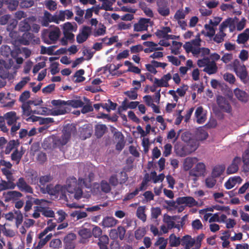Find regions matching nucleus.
<instances>
[{
	"instance_id": "obj_33",
	"label": "nucleus",
	"mask_w": 249,
	"mask_h": 249,
	"mask_svg": "<svg viewBox=\"0 0 249 249\" xmlns=\"http://www.w3.org/2000/svg\"><path fill=\"white\" fill-rule=\"evenodd\" d=\"M171 29L169 27H163L161 30H158L155 33L156 36L159 38H164L166 34L171 33Z\"/></svg>"
},
{
	"instance_id": "obj_42",
	"label": "nucleus",
	"mask_w": 249,
	"mask_h": 249,
	"mask_svg": "<svg viewBox=\"0 0 249 249\" xmlns=\"http://www.w3.org/2000/svg\"><path fill=\"white\" fill-rule=\"evenodd\" d=\"M77 26L76 23L73 22V24L70 22H67L64 23L63 26V32H75L77 30Z\"/></svg>"
},
{
	"instance_id": "obj_35",
	"label": "nucleus",
	"mask_w": 249,
	"mask_h": 249,
	"mask_svg": "<svg viewBox=\"0 0 249 249\" xmlns=\"http://www.w3.org/2000/svg\"><path fill=\"white\" fill-rule=\"evenodd\" d=\"M52 234L50 233L47 235L45 238H39L40 240L38 245L34 247V249H41L43 246L51 239L52 237Z\"/></svg>"
},
{
	"instance_id": "obj_63",
	"label": "nucleus",
	"mask_w": 249,
	"mask_h": 249,
	"mask_svg": "<svg viewBox=\"0 0 249 249\" xmlns=\"http://www.w3.org/2000/svg\"><path fill=\"white\" fill-rule=\"evenodd\" d=\"M210 59L208 57H204L202 59H198L197 62L198 66L200 68L205 67L209 63Z\"/></svg>"
},
{
	"instance_id": "obj_64",
	"label": "nucleus",
	"mask_w": 249,
	"mask_h": 249,
	"mask_svg": "<svg viewBox=\"0 0 249 249\" xmlns=\"http://www.w3.org/2000/svg\"><path fill=\"white\" fill-rule=\"evenodd\" d=\"M30 97V92L29 90H25L21 93L19 98V101L22 103H26L25 101Z\"/></svg>"
},
{
	"instance_id": "obj_13",
	"label": "nucleus",
	"mask_w": 249,
	"mask_h": 249,
	"mask_svg": "<svg viewBox=\"0 0 249 249\" xmlns=\"http://www.w3.org/2000/svg\"><path fill=\"white\" fill-rule=\"evenodd\" d=\"M195 239L190 235H186L181 239V245L185 246V249H190L195 244Z\"/></svg>"
},
{
	"instance_id": "obj_8",
	"label": "nucleus",
	"mask_w": 249,
	"mask_h": 249,
	"mask_svg": "<svg viewBox=\"0 0 249 249\" xmlns=\"http://www.w3.org/2000/svg\"><path fill=\"white\" fill-rule=\"evenodd\" d=\"M2 196L4 198V201L5 202L18 200L23 196L20 192L17 191L4 192L3 193Z\"/></svg>"
},
{
	"instance_id": "obj_40",
	"label": "nucleus",
	"mask_w": 249,
	"mask_h": 249,
	"mask_svg": "<svg viewBox=\"0 0 249 249\" xmlns=\"http://www.w3.org/2000/svg\"><path fill=\"white\" fill-rule=\"evenodd\" d=\"M225 170L223 165H218L214 167L212 171V176L215 178L220 177Z\"/></svg>"
},
{
	"instance_id": "obj_57",
	"label": "nucleus",
	"mask_w": 249,
	"mask_h": 249,
	"mask_svg": "<svg viewBox=\"0 0 249 249\" xmlns=\"http://www.w3.org/2000/svg\"><path fill=\"white\" fill-rule=\"evenodd\" d=\"M56 47V46H52L46 48V47L43 46L41 48V53L42 54L47 53L48 55L54 54V49Z\"/></svg>"
},
{
	"instance_id": "obj_62",
	"label": "nucleus",
	"mask_w": 249,
	"mask_h": 249,
	"mask_svg": "<svg viewBox=\"0 0 249 249\" xmlns=\"http://www.w3.org/2000/svg\"><path fill=\"white\" fill-rule=\"evenodd\" d=\"M18 25V21L16 19H12L10 20L7 26V30L9 31H14Z\"/></svg>"
},
{
	"instance_id": "obj_54",
	"label": "nucleus",
	"mask_w": 249,
	"mask_h": 249,
	"mask_svg": "<svg viewBox=\"0 0 249 249\" xmlns=\"http://www.w3.org/2000/svg\"><path fill=\"white\" fill-rule=\"evenodd\" d=\"M136 89H133L131 88L130 90L125 91L124 94L131 100H135L138 97V94Z\"/></svg>"
},
{
	"instance_id": "obj_49",
	"label": "nucleus",
	"mask_w": 249,
	"mask_h": 249,
	"mask_svg": "<svg viewBox=\"0 0 249 249\" xmlns=\"http://www.w3.org/2000/svg\"><path fill=\"white\" fill-rule=\"evenodd\" d=\"M194 165V160L192 158H187L183 163V169L185 171L190 170Z\"/></svg>"
},
{
	"instance_id": "obj_47",
	"label": "nucleus",
	"mask_w": 249,
	"mask_h": 249,
	"mask_svg": "<svg viewBox=\"0 0 249 249\" xmlns=\"http://www.w3.org/2000/svg\"><path fill=\"white\" fill-rule=\"evenodd\" d=\"M78 234L84 239H88L91 236V232L90 230L83 228L78 231Z\"/></svg>"
},
{
	"instance_id": "obj_53",
	"label": "nucleus",
	"mask_w": 249,
	"mask_h": 249,
	"mask_svg": "<svg viewBox=\"0 0 249 249\" xmlns=\"http://www.w3.org/2000/svg\"><path fill=\"white\" fill-rule=\"evenodd\" d=\"M38 121L40 124H45L46 126H50V124L54 122L53 119L50 117H38Z\"/></svg>"
},
{
	"instance_id": "obj_24",
	"label": "nucleus",
	"mask_w": 249,
	"mask_h": 249,
	"mask_svg": "<svg viewBox=\"0 0 249 249\" xmlns=\"http://www.w3.org/2000/svg\"><path fill=\"white\" fill-rule=\"evenodd\" d=\"M249 39V28L246 29L242 33L238 35L237 42L238 44H244Z\"/></svg>"
},
{
	"instance_id": "obj_27",
	"label": "nucleus",
	"mask_w": 249,
	"mask_h": 249,
	"mask_svg": "<svg viewBox=\"0 0 249 249\" xmlns=\"http://www.w3.org/2000/svg\"><path fill=\"white\" fill-rule=\"evenodd\" d=\"M109 242V238L107 235H101L99 237L98 245L100 249H108L107 245Z\"/></svg>"
},
{
	"instance_id": "obj_7",
	"label": "nucleus",
	"mask_w": 249,
	"mask_h": 249,
	"mask_svg": "<svg viewBox=\"0 0 249 249\" xmlns=\"http://www.w3.org/2000/svg\"><path fill=\"white\" fill-rule=\"evenodd\" d=\"M76 234L73 233L68 234L64 238V249H74L75 248Z\"/></svg>"
},
{
	"instance_id": "obj_14",
	"label": "nucleus",
	"mask_w": 249,
	"mask_h": 249,
	"mask_svg": "<svg viewBox=\"0 0 249 249\" xmlns=\"http://www.w3.org/2000/svg\"><path fill=\"white\" fill-rule=\"evenodd\" d=\"M241 162V159L239 157H235L231 164L228 167L227 173L228 174H232L235 173L238 170L239 164Z\"/></svg>"
},
{
	"instance_id": "obj_25",
	"label": "nucleus",
	"mask_w": 249,
	"mask_h": 249,
	"mask_svg": "<svg viewBox=\"0 0 249 249\" xmlns=\"http://www.w3.org/2000/svg\"><path fill=\"white\" fill-rule=\"evenodd\" d=\"M158 12L163 17H166L170 14L169 8L166 5L161 4L160 1H158Z\"/></svg>"
},
{
	"instance_id": "obj_4",
	"label": "nucleus",
	"mask_w": 249,
	"mask_h": 249,
	"mask_svg": "<svg viewBox=\"0 0 249 249\" xmlns=\"http://www.w3.org/2000/svg\"><path fill=\"white\" fill-rule=\"evenodd\" d=\"M92 33V28L87 26H83L79 30V34L76 36V41L79 44L85 42Z\"/></svg>"
},
{
	"instance_id": "obj_45",
	"label": "nucleus",
	"mask_w": 249,
	"mask_h": 249,
	"mask_svg": "<svg viewBox=\"0 0 249 249\" xmlns=\"http://www.w3.org/2000/svg\"><path fill=\"white\" fill-rule=\"evenodd\" d=\"M110 130L112 133H113V136L116 140L123 141L124 140V136L121 132L117 131V130L112 126H110Z\"/></svg>"
},
{
	"instance_id": "obj_29",
	"label": "nucleus",
	"mask_w": 249,
	"mask_h": 249,
	"mask_svg": "<svg viewBox=\"0 0 249 249\" xmlns=\"http://www.w3.org/2000/svg\"><path fill=\"white\" fill-rule=\"evenodd\" d=\"M203 108L202 107H198L195 112V116L197 119L196 122L198 124H202L206 120V117L202 115Z\"/></svg>"
},
{
	"instance_id": "obj_59",
	"label": "nucleus",
	"mask_w": 249,
	"mask_h": 249,
	"mask_svg": "<svg viewBox=\"0 0 249 249\" xmlns=\"http://www.w3.org/2000/svg\"><path fill=\"white\" fill-rule=\"evenodd\" d=\"M154 84L159 87H167L168 86V83L164 81L162 77L160 79L155 78L154 79Z\"/></svg>"
},
{
	"instance_id": "obj_43",
	"label": "nucleus",
	"mask_w": 249,
	"mask_h": 249,
	"mask_svg": "<svg viewBox=\"0 0 249 249\" xmlns=\"http://www.w3.org/2000/svg\"><path fill=\"white\" fill-rule=\"evenodd\" d=\"M242 159L244 163V170L248 172L249 171V151L245 152L243 155Z\"/></svg>"
},
{
	"instance_id": "obj_22",
	"label": "nucleus",
	"mask_w": 249,
	"mask_h": 249,
	"mask_svg": "<svg viewBox=\"0 0 249 249\" xmlns=\"http://www.w3.org/2000/svg\"><path fill=\"white\" fill-rule=\"evenodd\" d=\"M36 211L37 212H40L42 214L47 217H54V213L52 210H50L49 208L44 207H36Z\"/></svg>"
},
{
	"instance_id": "obj_11",
	"label": "nucleus",
	"mask_w": 249,
	"mask_h": 249,
	"mask_svg": "<svg viewBox=\"0 0 249 249\" xmlns=\"http://www.w3.org/2000/svg\"><path fill=\"white\" fill-rule=\"evenodd\" d=\"M176 202L178 205L185 204L189 207L196 206L197 204L195 199L191 196L179 197L176 199Z\"/></svg>"
},
{
	"instance_id": "obj_5",
	"label": "nucleus",
	"mask_w": 249,
	"mask_h": 249,
	"mask_svg": "<svg viewBox=\"0 0 249 249\" xmlns=\"http://www.w3.org/2000/svg\"><path fill=\"white\" fill-rule=\"evenodd\" d=\"M216 103L221 110L222 111L230 113L232 111V107L229 101L222 96L219 95L216 98Z\"/></svg>"
},
{
	"instance_id": "obj_17",
	"label": "nucleus",
	"mask_w": 249,
	"mask_h": 249,
	"mask_svg": "<svg viewBox=\"0 0 249 249\" xmlns=\"http://www.w3.org/2000/svg\"><path fill=\"white\" fill-rule=\"evenodd\" d=\"M34 37L35 36L33 33L27 32L22 35L19 40L21 44L28 45L33 41Z\"/></svg>"
},
{
	"instance_id": "obj_41",
	"label": "nucleus",
	"mask_w": 249,
	"mask_h": 249,
	"mask_svg": "<svg viewBox=\"0 0 249 249\" xmlns=\"http://www.w3.org/2000/svg\"><path fill=\"white\" fill-rule=\"evenodd\" d=\"M19 31L22 32H27L31 29V26L26 19H24L23 21L20 22L19 25Z\"/></svg>"
},
{
	"instance_id": "obj_15",
	"label": "nucleus",
	"mask_w": 249,
	"mask_h": 249,
	"mask_svg": "<svg viewBox=\"0 0 249 249\" xmlns=\"http://www.w3.org/2000/svg\"><path fill=\"white\" fill-rule=\"evenodd\" d=\"M203 71L209 75H211L217 72L218 67L215 62L210 60Z\"/></svg>"
},
{
	"instance_id": "obj_58",
	"label": "nucleus",
	"mask_w": 249,
	"mask_h": 249,
	"mask_svg": "<svg viewBox=\"0 0 249 249\" xmlns=\"http://www.w3.org/2000/svg\"><path fill=\"white\" fill-rule=\"evenodd\" d=\"M224 80L230 84H233L235 81L234 76L230 73L227 72L223 75Z\"/></svg>"
},
{
	"instance_id": "obj_6",
	"label": "nucleus",
	"mask_w": 249,
	"mask_h": 249,
	"mask_svg": "<svg viewBox=\"0 0 249 249\" xmlns=\"http://www.w3.org/2000/svg\"><path fill=\"white\" fill-rule=\"evenodd\" d=\"M150 23V18H141L137 23L134 24V31L135 32L147 31Z\"/></svg>"
},
{
	"instance_id": "obj_10",
	"label": "nucleus",
	"mask_w": 249,
	"mask_h": 249,
	"mask_svg": "<svg viewBox=\"0 0 249 249\" xmlns=\"http://www.w3.org/2000/svg\"><path fill=\"white\" fill-rule=\"evenodd\" d=\"M16 185L18 189L22 192L30 194L33 193V188L27 183L25 179L22 177H20L18 179L16 182Z\"/></svg>"
},
{
	"instance_id": "obj_2",
	"label": "nucleus",
	"mask_w": 249,
	"mask_h": 249,
	"mask_svg": "<svg viewBox=\"0 0 249 249\" xmlns=\"http://www.w3.org/2000/svg\"><path fill=\"white\" fill-rule=\"evenodd\" d=\"M232 67L233 70L237 76H238L241 80H245L248 75V72L245 66L240 63L239 60L235 59L232 63Z\"/></svg>"
},
{
	"instance_id": "obj_56",
	"label": "nucleus",
	"mask_w": 249,
	"mask_h": 249,
	"mask_svg": "<svg viewBox=\"0 0 249 249\" xmlns=\"http://www.w3.org/2000/svg\"><path fill=\"white\" fill-rule=\"evenodd\" d=\"M215 178V177L212 176L206 178L205 183L207 187L212 188L215 185L216 180Z\"/></svg>"
},
{
	"instance_id": "obj_26",
	"label": "nucleus",
	"mask_w": 249,
	"mask_h": 249,
	"mask_svg": "<svg viewBox=\"0 0 249 249\" xmlns=\"http://www.w3.org/2000/svg\"><path fill=\"white\" fill-rule=\"evenodd\" d=\"M236 97L240 101L246 102L248 101V95L247 93L238 88H236L234 91Z\"/></svg>"
},
{
	"instance_id": "obj_18",
	"label": "nucleus",
	"mask_w": 249,
	"mask_h": 249,
	"mask_svg": "<svg viewBox=\"0 0 249 249\" xmlns=\"http://www.w3.org/2000/svg\"><path fill=\"white\" fill-rule=\"evenodd\" d=\"M242 180L241 178L240 177H234L233 178H230L225 183V187L227 189H231L233 188L237 183H240Z\"/></svg>"
},
{
	"instance_id": "obj_51",
	"label": "nucleus",
	"mask_w": 249,
	"mask_h": 249,
	"mask_svg": "<svg viewBox=\"0 0 249 249\" xmlns=\"http://www.w3.org/2000/svg\"><path fill=\"white\" fill-rule=\"evenodd\" d=\"M9 169H10L2 168H1V170L3 175L5 176L7 180H8L9 182H11L13 181L14 179L13 176V174L12 172L9 170Z\"/></svg>"
},
{
	"instance_id": "obj_48",
	"label": "nucleus",
	"mask_w": 249,
	"mask_h": 249,
	"mask_svg": "<svg viewBox=\"0 0 249 249\" xmlns=\"http://www.w3.org/2000/svg\"><path fill=\"white\" fill-rule=\"evenodd\" d=\"M226 34L224 32L219 31L213 38V40L217 43H220L224 40V37L226 36Z\"/></svg>"
},
{
	"instance_id": "obj_52",
	"label": "nucleus",
	"mask_w": 249,
	"mask_h": 249,
	"mask_svg": "<svg viewBox=\"0 0 249 249\" xmlns=\"http://www.w3.org/2000/svg\"><path fill=\"white\" fill-rule=\"evenodd\" d=\"M30 80V77H25L21 81L19 82L15 87V89L17 91L20 90Z\"/></svg>"
},
{
	"instance_id": "obj_16",
	"label": "nucleus",
	"mask_w": 249,
	"mask_h": 249,
	"mask_svg": "<svg viewBox=\"0 0 249 249\" xmlns=\"http://www.w3.org/2000/svg\"><path fill=\"white\" fill-rule=\"evenodd\" d=\"M176 153L179 157H183L189 154L190 151L188 149V145H178L175 148Z\"/></svg>"
},
{
	"instance_id": "obj_36",
	"label": "nucleus",
	"mask_w": 249,
	"mask_h": 249,
	"mask_svg": "<svg viewBox=\"0 0 249 249\" xmlns=\"http://www.w3.org/2000/svg\"><path fill=\"white\" fill-rule=\"evenodd\" d=\"M94 186L97 188H99L100 187L101 191L102 192L106 193L109 192V183L106 180H102L100 184H95L94 185Z\"/></svg>"
},
{
	"instance_id": "obj_38",
	"label": "nucleus",
	"mask_w": 249,
	"mask_h": 249,
	"mask_svg": "<svg viewBox=\"0 0 249 249\" xmlns=\"http://www.w3.org/2000/svg\"><path fill=\"white\" fill-rule=\"evenodd\" d=\"M13 65V61L12 59H9L8 62H6L5 61L0 59V74L1 73V71L5 69L8 71L10 69Z\"/></svg>"
},
{
	"instance_id": "obj_30",
	"label": "nucleus",
	"mask_w": 249,
	"mask_h": 249,
	"mask_svg": "<svg viewBox=\"0 0 249 249\" xmlns=\"http://www.w3.org/2000/svg\"><path fill=\"white\" fill-rule=\"evenodd\" d=\"M19 145V142L18 140H11L10 141L5 148L4 153L5 154L8 155L10 153L11 151L15 148L17 147Z\"/></svg>"
},
{
	"instance_id": "obj_60",
	"label": "nucleus",
	"mask_w": 249,
	"mask_h": 249,
	"mask_svg": "<svg viewBox=\"0 0 249 249\" xmlns=\"http://www.w3.org/2000/svg\"><path fill=\"white\" fill-rule=\"evenodd\" d=\"M61 245L62 242L59 239H54L50 243V247L53 249H58Z\"/></svg>"
},
{
	"instance_id": "obj_37",
	"label": "nucleus",
	"mask_w": 249,
	"mask_h": 249,
	"mask_svg": "<svg viewBox=\"0 0 249 249\" xmlns=\"http://www.w3.org/2000/svg\"><path fill=\"white\" fill-rule=\"evenodd\" d=\"M84 103L81 100H70L67 101V106L78 108L83 107Z\"/></svg>"
},
{
	"instance_id": "obj_20",
	"label": "nucleus",
	"mask_w": 249,
	"mask_h": 249,
	"mask_svg": "<svg viewBox=\"0 0 249 249\" xmlns=\"http://www.w3.org/2000/svg\"><path fill=\"white\" fill-rule=\"evenodd\" d=\"M127 101V99L125 98L123 102V107H119L118 108L119 112H121L123 110H126L127 108L134 109L138 106L139 104V102L138 101H131L128 105H126Z\"/></svg>"
},
{
	"instance_id": "obj_1",
	"label": "nucleus",
	"mask_w": 249,
	"mask_h": 249,
	"mask_svg": "<svg viewBox=\"0 0 249 249\" xmlns=\"http://www.w3.org/2000/svg\"><path fill=\"white\" fill-rule=\"evenodd\" d=\"M62 136L55 139V144L58 145H64L67 143L71 136H75L77 132L76 126L73 124H67L63 129Z\"/></svg>"
},
{
	"instance_id": "obj_9",
	"label": "nucleus",
	"mask_w": 249,
	"mask_h": 249,
	"mask_svg": "<svg viewBox=\"0 0 249 249\" xmlns=\"http://www.w3.org/2000/svg\"><path fill=\"white\" fill-rule=\"evenodd\" d=\"M206 170V166L203 162H199L193 169L189 171V175L198 177L204 175Z\"/></svg>"
},
{
	"instance_id": "obj_61",
	"label": "nucleus",
	"mask_w": 249,
	"mask_h": 249,
	"mask_svg": "<svg viewBox=\"0 0 249 249\" xmlns=\"http://www.w3.org/2000/svg\"><path fill=\"white\" fill-rule=\"evenodd\" d=\"M71 215L73 217H76L77 220L86 217L87 214L85 212H81L80 211H76L72 213Z\"/></svg>"
},
{
	"instance_id": "obj_44",
	"label": "nucleus",
	"mask_w": 249,
	"mask_h": 249,
	"mask_svg": "<svg viewBox=\"0 0 249 249\" xmlns=\"http://www.w3.org/2000/svg\"><path fill=\"white\" fill-rule=\"evenodd\" d=\"M144 211V207L140 206L138 208L136 212L137 217L143 222H145L146 220V215Z\"/></svg>"
},
{
	"instance_id": "obj_32",
	"label": "nucleus",
	"mask_w": 249,
	"mask_h": 249,
	"mask_svg": "<svg viewBox=\"0 0 249 249\" xmlns=\"http://www.w3.org/2000/svg\"><path fill=\"white\" fill-rule=\"evenodd\" d=\"M169 245L171 247H177L181 244V239L178 237L174 233L171 234L169 236Z\"/></svg>"
},
{
	"instance_id": "obj_31",
	"label": "nucleus",
	"mask_w": 249,
	"mask_h": 249,
	"mask_svg": "<svg viewBox=\"0 0 249 249\" xmlns=\"http://www.w3.org/2000/svg\"><path fill=\"white\" fill-rule=\"evenodd\" d=\"M16 185L13 183V181L9 182L8 180L6 181L4 180H1L0 182V191L1 192L7 189H14Z\"/></svg>"
},
{
	"instance_id": "obj_34",
	"label": "nucleus",
	"mask_w": 249,
	"mask_h": 249,
	"mask_svg": "<svg viewBox=\"0 0 249 249\" xmlns=\"http://www.w3.org/2000/svg\"><path fill=\"white\" fill-rule=\"evenodd\" d=\"M84 101L85 102V103L87 104L86 105H83L82 107V108L81 109V112L82 113H87L88 112H89L91 111H92L93 109V107L90 104V100L85 97H83Z\"/></svg>"
},
{
	"instance_id": "obj_46",
	"label": "nucleus",
	"mask_w": 249,
	"mask_h": 249,
	"mask_svg": "<svg viewBox=\"0 0 249 249\" xmlns=\"http://www.w3.org/2000/svg\"><path fill=\"white\" fill-rule=\"evenodd\" d=\"M68 112L69 111L67 108L60 107L54 109L52 112V115L57 116L60 115H64Z\"/></svg>"
},
{
	"instance_id": "obj_23",
	"label": "nucleus",
	"mask_w": 249,
	"mask_h": 249,
	"mask_svg": "<svg viewBox=\"0 0 249 249\" xmlns=\"http://www.w3.org/2000/svg\"><path fill=\"white\" fill-rule=\"evenodd\" d=\"M21 150L19 151L17 148H16L14 152L12 153L11 156V160L13 161H15L16 164H18L20 162V161L24 154V152L22 151V147L21 148Z\"/></svg>"
},
{
	"instance_id": "obj_12",
	"label": "nucleus",
	"mask_w": 249,
	"mask_h": 249,
	"mask_svg": "<svg viewBox=\"0 0 249 249\" xmlns=\"http://www.w3.org/2000/svg\"><path fill=\"white\" fill-rule=\"evenodd\" d=\"M4 118L8 125H12L14 124L17 123V121L18 119L16 112L13 111L5 113L4 115Z\"/></svg>"
},
{
	"instance_id": "obj_19",
	"label": "nucleus",
	"mask_w": 249,
	"mask_h": 249,
	"mask_svg": "<svg viewBox=\"0 0 249 249\" xmlns=\"http://www.w3.org/2000/svg\"><path fill=\"white\" fill-rule=\"evenodd\" d=\"M34 103V101L29 100L27 102L23 104L21 106V108L24 115H26L27 116H29L32 113H36V111H34V112L32 111L30 107V105L33 104Z\"/></svg>"
},
{
	"instance_id": "obj_50",
	"label": "nucleus",
	"mask_w": 249,
	"mask_h": 249,
	"mask_svg": "<svg viewBox=\"0 0 249 249\" xmlns=\"http://www.w3.org/2000/svg\"><path fill=\"white\" fill-rule=\"evenodd\" d=\"M146 231L145 228H139L135 231V237L137 240L141 239L146 234Z\"/></svg>"
},
{
	"instance_id": "obj_3",
	"label": "nucleus",
	"mask_w": 249,
	"mask_h": 249,
	"mask_svg": "<svg viewBox=\"0 0 249 249\" xmlns=\"http://www.w3.org/2000/svg\"><path fill=\"white\" fill-rule=\"evenodd\" d=\"M67 190L71 194H74V198L77 199L82 197L83 191L79 185L77 183L75 178L72 179L71 183L67 182Z\"/></svg>"
},
{
	"instance_id": "obj_28",
	"label": "nucleus",
	"mask_w": 249,
	"mask_h": 249,
	"mask_svg": "<svg viewBox=\"0 0 249 249\" xmlns=\"http://www.w3.org/2000/svg\"><path fill=\"white\" fill-rule=\"evenodd\" d=\"M60 31L58 27H56L53 30H51L48 34V37L50 40L55 42L58 40L60 35Z\"/></svg>"
},
{
	"instance_id": "obj_21",
	"label": "nucleus",
	"mask_w": 249,
	"mask_h": 249,
	"mask_svg": "<svg viewBox=\"0 0 249 249\" xmlns=\"http://www.w3.org/2000/svg\"><path fill=\"white\" fill-rule=\"evenodd\" d=\"M107 130L105 124H97L95 126V135L98 138L102 137Z\"/></svg>"
},
{
	"instance_id": "obj_39",
	"label": "nucleus",
	"mask_w": 249,
	"mask_h": 249,
	"mask_svg": "<svg viewBox=\"0 0 249 249\" xmlns=\"http://www.w3.org/2000/svg\"><path fill=\"white\" fill-rule=\"evenodd\" d=\"M85 73V71L83 69H80L76 71L74 73V77L76 79L74 80L75 83H80L85 80L86 78L83 76Z\"/></svg>"
},
{
	"instance_id": "obj_55",
	"label": "nucleus",
	"mask_w": 249,
	"mask_h": 249,
	"mask_svg": "<svg viewBox=\"0 0 249 249\" xmlns=\"http://www.w3.org/2000/svg\"><path fill=\"white\" fill-rule=\"evenodd\" d=\"M117 176L121 184L125 183L128 179L127 174L124 171H121Z\"/></svg>"
}]
</instances>
